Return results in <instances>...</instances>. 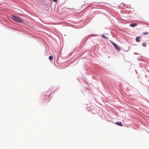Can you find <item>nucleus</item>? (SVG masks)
I'll return each instance as SVG.
<instances>
[{
	"instance_id": "f257e3e1",
	"label": "nucleus",
	"mask_w": 149,
	"mask_h": 149,
	"mask_svg": "<svg viewBox=\"0 0 149 149\" xmlns=\"http://www.w3.org/2000/svg\"><path fill=\"white\" fill-rule=\"evenodd\" d=\"M110 43L113 45L114 47L117 51H120V49L118 47L116 43L113 42L112 41H110Z\"/></svg>"
},
{
	"instance_id": "7ed1b4c3",
	"label": "nucleus",
	"mask_w": 149,
	"mask_h": 149,
	"mask_svg": "<svg viewBox=\"0 0 149 149\" xmlns=\"http://www.w3.org/2000/svg\"><path fill=\"white\" fill-rule=\"evenodd\" d=\"M140 40V38L139 37H137L136 38V42H139Z\"/></svg>"
},
{
	"instance_id": "9b49d317",
	"label": "nucleus",
	"mask_w": 149,
	"mask_h": 149,
	"mask_svg": "<svg viewBox=\"0 0 149 149\" xmlns=\"http://www.w3.org/2000/svg\"><path fill=\"white\" fill-rule=\"evenodd\" d=\"M53 1L55 2H57V0H53Z\"/></svg>"
},
{
	"instance_id": "6e6552de",
	"label": "nucleus",
	"mask_w": 149,
	"mask_h": 149,
	"mask_svg": "<svg viewBox=\"0 0 149 149\" xmlns=\"http://www.w3.org/2000/svg\"><path fill=\"white\" fill-rule=\"evenodd\" d=\"M53 58V57L52 56H49V59L50 60H52Z\"/></svg>"
},
{
	"instance_id": "f03ea898",
	"label": "nucleus",
	"mask_w": 149,
	"mask_h": 149,
	"mask_svg": "<svg viewBox=\"0 0 149 149\" xmlns=\"http://www.w3.org/2000/svg\"><path fill=\"white\" fill-rule=\"evenodd\" d=\"M11 18L13 21L17 22H19L18 17L13 15L11 16Z\"/></svg>"
},
{
	"instance_id": "1a4fd4ad",
	"label": "nucleus",
	"mask_w": 149,
	"mask_h": 149,
	"mask_svg": "<svg viewBox=\"0 0 149 149\" xmlns=\"http://www.w3.org/2000/svg\"><path fill=\"white\" fill-rule=\"evenodd\" d=\"M23 22V21L19 17V23H22V22Z\"/></svg>"
},
{
	"instance_id": "39448f33",
	"label": "nucleus",
	"mask_w": 149,
	"mask_h": 149,
	"mask_svg": "<svg viewBox=\"0 0 149 149\" xmlns=\"http://www.w3.org/2000/svg\"><path fill=\"white\" fill-rule=\"evenodd\" d=\"M116 123L117 125H118L119 126H122L123 125L122 124V123L120 122H116Z\"/></svg>"
},
{
	"instance_id": "0eeeda50",
	"label": "nucleus",
	"mask_w": 149,
	"mask_h": 149,
	"mask_svg": "<svg viewBox=\"0 0 149 149\" xmlns=\"http://www.w3.org/2000/svg\"><path fill=\"white\" fill-rule=\"evenodd\" d=\"M143 46L144 47H146V44L145 42H143L142 44Z\"/></svg>"
},
{
	"instance_id": "423d86ee",
	"label": "nucleus",
	"mask_w": 149,
	"mask_h": 149,
	"mask_svg": "<svg viewBox=\"0 0 149 149\" xmlns=\"http://www.w3.org/2000/svg\"><path fill=\"white\" fill-rule=\"evenodd\" d=\"M102 36L103 38H105V39H108V38L107 37H106L105 36H104V35H102Z\"/></svg>"
},
{
	"instance_id": "9d476101",
	"label": "nucleus",
	"mask_w": 149,
	"mask_h": 149,
	"mask_svg": "<svg viewBox=\"0 0 149 149\" xmlns=\"http://www.w3.org/2000/svg\"><path fill=\"white\" fill-rule=\"evenodd\" d=\"M148 34V33H147V32L144 33H143V34L144 35H146V34Z\"/></svg>"
},
{
	"instance_id": "20e7f679",
	"label": "nucleus",
	"mask_w": 149,
	"mask_h": 149,
	"mask_svg": "<svg viewBox=\"0 0 149 149\" xmlns=\"http://www.w3.org/2000/svg\"><path fill=\"white\" fill-rule=\"evenodd\" d=\"M136 26H137V24L135 23H132L130 24V26L132 27H134Z\"/></svg>"
}]
</instances>
